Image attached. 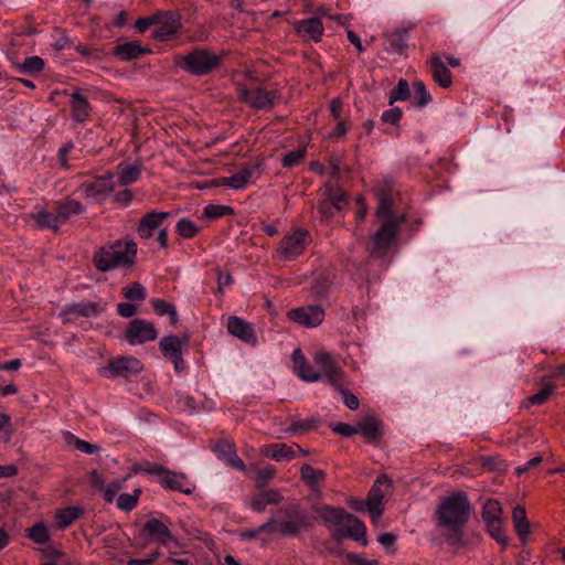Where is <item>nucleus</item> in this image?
<instances>
[{
  "instance_id": "nucleus-50",
  "label": "nucleus",
  "mask_w": 565,
  "mask_h": 565,
  "mask_svg": "<svg viewBox=\"0 0 565 565\" xmlns=\"http://www.w3.org/2000/svg\"><path fill=\"white\" fill-rule=\"evenodd\" d=\"M317 419H301V420H292L291 425L287 428V433H307L316 427Z\"/></svg>"
},
{
  "instance_id": "nucleus-20",
  "label": "nucleus",
  "mask_w": 565,
  "mask_h": 565,
  "mask_svg": "<svg viewBox=\"0 0 565 565\" xmlns=\"http://www.w3.org/2000/svg\"><path fill=\"white\" fill-rule=\"evenodd\" d=\"M315 363L319 369L318 372L321 374V379H328L332 385L339 383L342 373L329 353L318 352L315 355Z\"/></svg>"
},
{
  "instance_id": "nucleus-1",
  "label": "nucleus",
  "mask_w": 565,
  "mask_h": 565,
  "mask_svg": "<svg viewBox=\"0 0 565 565\" xmlns=\"http://www.w3.org/2000/svg\"><path fill=\"white\" fill-rule=\"evenodd\" d=\"M319 516L324 523L334 526V534L339 537L352 539L366 545V527L364 523L344 509L324 505L319 510Z\"/></svg>"
},
{
  "instance_id": "nucleus-43",
  "label": "nucleus",
  "mask_w": 565,
  "mask_h": 565,
  "mask_svg": "<svg viewBox=\"0 0 565 565\" xmlns=\"http://www.w3.org/2000/svg\"><path fill=\"white\" fill-rule=\"evenodd\" d=\"M122 296L130 301H143L146 299V289L140 282H132L121 289Z\"/></svg>"
},
{
  "instance_id": "nucleus-46",
  "label": "nucleus",
  "mask_w": 565,
  "mask_h": 565,
  "mask_svg": "<svg viewBox=\"0 0 565 565\" xmlns=\"http://www.w3.org/2000/svg\"><path fill=\"white\" fill-rule=\"evenodd\" d=\"M413 89H414V97L417 99V102H416L417 107L422 108L433 100L430 94L426 89L424 82L415 81L413 83Z\"/></svg>"
},
{
  "instance_id": "nucleus-58",
  "label": "nucleus",
  "mask_w": 565,
  "mask_h": 565,
  "mask_svg": "<svg viewBox=\"0 0 565 565\" xmlns=\"http://www.w3.org/2000/svg\"><path fill=\"white\" fill-rule=\"evenodd\" d=\"M299 255H300V249L286 248V249H276V253L274 254L273 257L277 263L280 264L286 260L294 259Z\"/></svg>"
},
{
  "instance_id": "nucleus-63",
  "label": "nucleus",
  "mask_w": 565,
  "mask_h": 565,
  "mask_svg": "<svg viewBox=\"0 0 565 565\" xmlns=\"http://www.w3.org/2000/svg\"><path fill=\"white\" fill-rule=\"evenodd\" d=\"M329 290V281L323 275H319L316 278L315 285H313V291L318 296H324Z\"/></svg>"
},
{
  "instance_id": "nucleus-47",
  "label": "nucleus",
  "mask_w": 565,
  "mask_h": 565,
  "mask_svg": "<svg viewBox=\"0 0 565 565\" xmlns=\"http://www.w3.org/2000/svg\"><path fill=\"white\" fill-rule=\"evenodd\" d=\"M28 537L36 544H44L50 540V534L43 523H36L28 530Z\"/></svg>"
},
{
  "instance_id": "nucleus-17",
  "label": "nucleus",
  "mask_w": 565,
  "mask_h": 565,
  "mask_svg": "<svg viewBox=\"0 0 565 565\" xmlns=\"http://www.w3.org/2000/svg\"><path fill=\"white\" fill-rule=\"evenodd\" d=\"M158 478L159 483L168 490L191 494L195 489V487L189 482L184 473L171 471L164 467H162V471H160Z\"/></svg>"
},
{
  "instance_id": "nucleus-7",
  "label": "nucleus",
  "mask_w": 565,
  "mask_h": 565,
  "mask_svg": "<svg viewBox=\"0 0 565 565\" xmlns=\"http://www.w3.org/2000/svg\"><path fill=\"white\" fill-rule=\"evenodd\" d=\"M481 518L487 525L488 533L499 544L505 546L508 537L504 535L502 524V508L498 500L489 499L482 507Z\"/></svg>"
},
{
  "instance_id": "nucleus-18",
  "label": "nucleus",
  "mask_w": 565,
  "mask_h": 565,
  "mask_svg": "<svg viewBox=\"0 0 565 565\" xmlns=\"http://www.w3.org/2000/svg\"><path fill=\"white\" fill-rule=\"evenodd\" d=\"M53 203L54 211H57V217L61 220L62 225L66 224L72 217L86 212V207L83 203L71 196H66Z\"/></svg>"
},
{
  "instance_id": "nucleus-54",
  "label": "nucleus",
  "mask_w": 565,
  "mask_h": 565,
  "mask_svg": "<svg viewBox=\"0 0 565 565\" xmlns=\"http://www.w3.org/2000/svg\"><path fill=\"white\" fill-rule=\"evenodd\" d=\"M222 448H227L228 457H226V462L232 467L238 470H244L245 465L241 458L236 455L233 446L231 444H222Z\"/></svg>"
},
{
  "instance_id": "nucleus-40",
  "label": "nucleus",
  "mask_w": 565,
  "mask_h": 565,
  "mask_svg": "<svg viewBox=\"0 0 565 565\" xmlns=\"http://www.w3.org/2000/svg\"><path fill=\"white\" fill-rule=\"evenodd\" d=\"M286 247H298L311 244V236L303 228H296L285 236Z\"/></svg>"
},
{
  "instance_id": "nucleus-19",
  "label": "nucleus",
  "mask_w": 565,
  "mask_h": 565,
  "mask_svg": "<svg viewBox=\"0 0 565 565\" xmlns=\"http://www.w3.org/2000/svg\"><path fill=\"white\" fill-rule=\"evenodd\" d=\"M227 331L238 338L241 341L255 345L257 343V338L254 332L253 326L247 321L243 320L238 317H230L227 319Z\"/></svg>"
},
{
  "instance_id": "nucleus-2",
  "label": "nucleus",
  "mask_w": 565,
  "mask_h": 565,
  "mask_svg": "<svg viewBox=\"0 0 565 565\" xmlns=\"http://www.w3.org/2000/svg\"><path fill=\"white\" fill-rule=\"evenodd\" d=\"M470 503L465 492L458 491L440 500L437 510L438 527H462L470 516Z\"/></svg>"
},
{
  "instance_id": "nucleus-30",
  "label": "nucleus",
  "mask_w": 565,
  "mask_h": 565,
  "mask_svg": "<svg viewBox=\"0 0 565 565\" xmlns=\"http://www.w3.org/2000/svg\"><path fill=\"white\" fill-rule=\"evenodd\" d=\"M142 172V166L138 163L126 164L120 162L117 166L118 182L120 185H129L137 182Z\"/></svg>"
},
{
  "instance_id": "nucleus-3",
  "label": "nucleus",
  "mask_w": 565,
  "mask_h": 565,
  "mask_svg": "<svg viewBox=\"0 0 565 565\" xmlns=\"http://www.w3.org/2000/svg\"><path fill=\"white\" fill-rule=\"evenodd\" d=\"M280 511L285 520L278 524L277 533L282 536H297L312 525L311 515L296 503L284 505Z\"/></svg>"
},
{
  "instance_id": "nucleus-21",
  "label": "nucleus",
  "mask_w": 565,
  "mask_h": 565,
  "mask_svg": "<svg viewBox=\"0 0 565 565\" xmlns=\"http://www.w3.org/2000/svg\"><path fill=\"white\" fill-rule=\"evenodd\" d=\"M323 25L318 18H310L295 23L296 33L305 41L319 42L323 35Z\"/></svg>"
},
{
  "instance_id": "nucleus-9",
  "label": "nucleus",
  "mask_w": 565,
  "mask_h": 565,
  "mask_svg": "<svg viewBox=\"0 0 565 565\" xmlns=\"http://www.w3.org/2000/svg\"><path fill=\"white\" fill-rule=\"evenodd\" d=\"M241 99L257 110H269L280 99L278 90H267L259 86L243 88Z\"/></svg>"
},
{
  "instance_id": "nucleus-64",
  "label": "nucleus",
  "mask_w": 565,
  "mask_h": 565,
  "mask_svg": "<svg viewBox=\"0 0 565 565\" xmlns=\"http://www.w3.org/2000/svg\"><path fill=\"white\" fill-rule=\"evenodd\" d=\"M159 552H153L145 558H130L127 565H152L159 557Z\"/></svg>"
},
{
  "instance_id": "nucleus-59",
  "label": "nucleus",
  "mask_w": 565,
  "mask_h": 565,
  "mask_svg": "<svg viewBox=\"0 0 565 565\" xmlns=\"http://www.w3.org/2000/svg\"><path fill=\"white\" fill-rule=\"evenodd\" d=\"M132 470L136 473L146 472V473L156 475L159 477L160 471H162V466H159L156 463H150V462L137 463L134 466Z\"/></svg>"
},
{
  "instance_id": "nucleus-55",
  "label": "nucleus",
  "mask_w": 565,
  "mask_h": 565,
  "mask_svg": "<svg viewBox=\"0 0 565 565\" xmlns=\"http://www.w3.org/2000/svg\"><path fill=\"white\" fill-rule=\"evenodd\" d=\"M449 530L448 533H446L445 540L448 544L452 546H459L462 545V527H447Z\"/></svg>"
},
{
  "instance_id": "nucleus-4",
  "label": "nucleus",
  "mask_w": 565,
  "mask_h": 565,
  "mask_svg": "<svg viewBox=\"0 0 565 565\" xmlns=\"http://www.w3.org/2000/svg\"><path fill=\"white\" fill-rule=\"evenodd\" d=\"M137 257V249H97L93 256L95 267L100 271L130 267Z\"/></svg>"
},
{
  "instance_id": "nucleus-33",
  "label": "nucleus",
  "mask_w": 565,
  "mask_h": 565,
  "mask_svg": "<svg viewBox=\"0 0 565 565\" xmlns=\"http://www.w3.org/2000/svg\"><path fill=\"white\" fill-rule=\"evenodd\" d=\"M82 513L83 510L79 507H67L65 509H60L55 513V526L58 530H65L75 520H77Z\"/></svg>"
},
{
  "instance_id": "nucleus-51",
  "label": "nucleus",
  "mask_w": 565,
  "mask_h": 565,
  "mask_svg": "<svg viewBox=\"0 0 565 565\" xmlns=\"http://www.w3.org/2000/svg\"><path fill=\"white\" fill-rule=\"evenodd\" d=\"M333 386L335 387V390H338L342 394L343 403L349 409L354 411L359 407L360 402H359V398L354 394H352L350 391L344 388L340 383H337Z\"/></svg>"
},
{
  "instance_id": "nucleus-44",
  "label": "nucleus",
  "mask_w": 565,
  "mask_h": 565,
  "mask_svg": "<svg viewBox=\"0 0 565 565\" xmlns=\"http://www.w3.org/2000/svg\"><path fill=\"white\" fill-rule=\"evenodd\" d=\"M140 489H136L132 493H121L117 499V507L126 512L131 511L138 503Z\"/></svg>"
},
{
  "instance_id": "nucleus-14",
  "label": "nucleus",
  "mask_w": 565,
  "mask_h": 565,
  "mask_svg": "<svg viewBox=\"0 0 565 565\" xmlns=\"http://www.w3.org/2000/svg\"><path fill=\"white\" fill-rule=\"evenodd\" d=\"M104 311L99 302L82 301L66 305L60 313L63 323L74 322L77 318H95Z\"/></svg>"
},
{
  "instance_id": "nucleus-48",
  "label": "nucleus",
  "mask_w": 565,
  "mask_h": 565,
  "mask_svg": "<svg viewBox=\"0 0 565 565\" xmlns=\"http://www.w3.org/2000/svg\"><path fill=\"white\" fill-rule=\"evenodd\" d=\"M306 148L295 149L288 153H286L281 159V164L284 168H292L299 164L306 157Z\"/></svg>"
},
{
  "instance_id": "nucleus-24",
  "label": "nucleus",
  "mask_w": 565,
  "mask_h": 565,
  "mask_svg": "<svg viewBox=\"0 0 565 565\" xmlns=\"http://www.w3.org/2000/svg\"><path fill=\"white\" fill-rule=\"evenodd\" d=\"M142 532L158 541L160 544H167L174 541V536L168 525L158 519L148 520L142 527Z\"/></svg>"
},
{
  "instance_id": "nucleus-28",
  "label": "nucleus",
  "mask_w": 565,
  "mask_h": 565,
  "mask_svg": "<svg viewBox=\"0 0 565 565\" xmlns=\"http://www.w3.org/2000/svg\"><path fill=\"white\" fill-rule=\"evenodd\" d=\"M146 53V49L139 42L132 41L116 45L113 54L120 61H131L140 57Z\"/></svg>"
},
{
  "instance_id": "nucleus-62",
  "label": "nucleus",
  "mask_w": 565,
  "mask_h": 565,
  "mask_svg": "<svg viewBox=\"0 0 565 565\" xmlns=\"http://www.w3.org/2000/svg\"><path fill=\"white\" fill-rule=\"evenodd\" d=\"M117 312L122 318H130L136 315L137 307L131 302H120L117 305Z\"/></svg>"
},
{
  "instance_id": "nucleus-11",
  "label": "nucleus",
  "mask_w": 565,
  "mask_h": 565,
  "mask_svg": "<svg viewBox=\"0 0 565 565\" xmlns=\"http://www.w3.org/2000/svg\"><path fill=\"white\" fill-rule=\"evenodd\" d=\"M156 20L152 38L157 41H167L173 38L181 29L180 15L173 11L156 12Z\"/></svg>"
},
{
  "instance_id": "nucleus-34",
  "label": "nucleus",
  "mask_w": 565,
  "mask_h": 565,
  "mask_svg": "<svg viewBox=\"0 0 565 565\" xmlns=\"http://www.w3.org/2000/svg\"><path fill=\"white\" fill-rule=\"evenodd\" d=\"M512 521L514 530L521 540H524L530 533V522L526 518L525 508L516 505L512 511Z\"/></svg>"
},
{
  "instance_id": "nucleus-15",
  "label": "nucleus",
  "mask_w": 565,
  "mask_h": 565,
  "mask_svg": "<svg viewBox=\"0 0 565 565\" xmlns=\"http://www.w3.org/2000/svg\"><path fill=\"white\" fill-rule=\"evenodd\" d=\"M404 220V215H387L379 218L381 226L374 234L376 247H385L392 244Z\"/></svg>"
},
{
  "instance_id": "nucleus-22",
  "label": "nucleus",
  "mask_w": 565,
  "mask_h": 565,
  "mask_svg": "<svg viewBox=\"0 0 565 565\" xmlns=\"http://www.w3.org/2000/svg\"><path fill=\"white\" fill-rule=\"evenodd\" d=\"M291 359L294 362V370L298 376L305 382H317L321 380V374L307 362L300 349H296Z\"/></svg>"
},
{
  "instance_id": "nucleus-60",
  "label": "nucleus",
  "mask_w": 565,
  "mask_h": 565,
  "mask_svg": "<svg viewBox=\"0 0 565 565\" xmlns=\"http://www.w3.org/2000/svg\"><path fill=\"white\" fill-rule=\"evenodd\" d=\"M151 305L156 313L159 316H168L169 312H173L174 308L172 303L166 302L162 299H152Z\"/></svg>"
},
{
  "instance_id": "nucleus-32",
  "label": "nucleus",
  "mask_w": 565,
  "mask_h": 565,
  "mask_svg": "<svg viewBox=\"0 0 565 565\" xmlns=\"http://www.w3.org/2000/svg\"><path fill=\"white\" fill-rule=\"evenodd\" d=\"M72 117L78 122L85 121L89 116V104L78 92L71 95Z\"/></svg>"
},
{
  "instance_id": "nucleus-12",
  "label": "nucleus",
  "mask_w": 565,
  "mask_h": 565,
  "mask_svg": "<svg viewBox=\"0 0 565 565\" xmlns=\"http://www.w3.org/2000/svg\"><path fill=\"white\" fill-rule=\"evenodd\" d=\"M287 317L301 327L315 328L322 323L324 310L318 305L302 306L289 310Z\"/></svg>"
},
{
  "instance_id": "nucleus-16",
  "label": "nucleus",
  "mask_w": 565,
  "mask_h": 565,
  "mask_svg": "<svg viewBox=\"0 0 565 565\" xmlns=\"http://www.w3.org/2000/svg\"><path fill=\"white\" fill-rule=\"evenodd\" d=\"M158 332L153 323L143 319H134L126 329V340L129 344H142L157 339Z\"/></svg>"
},
{
  "instance_id": "nucleus-41",
  "label": "nucleus",
  "mask_w": 565,
  "mask_h": 565,
  "mask_svg": "<svg viewBox=\"0 0 565 565\" xmlns=\"http://www.w3.org/2000/svg\"><path fill=\"white\" fill-rule=\"evenodd\" d=\"M233 210L228 205L209 204L203 209L200 216L201 220H216L227 214H232Z\"/></svg>"
},
{
  "instance_id": "nucleus-25",
  "label": "nucleus",
  "mask_w": 565,
  "mask_h": 565,
  "mask_svg": "<svg viewBox=\"0 0 565 565\" xmlns=\"http://www.w3.org/2000/svg\"><path fill=\"white\" fill-rule=\"evenodd\" d=\"M282 497L279 491L275 489L265 490L250 498L249 508L258 513H263L268 504L279 503Z\"/></svg>"
},
{
  "instance_id": "nucleus-23",
  "label": "nucleus",
  "mask_w": 565,
  "mask_h": 565,
  "mask_svg": "<svg viewBox=\"0 0 565 565\" xmlns=\"http://www.w3.org/2000/svg\"><path fill=\"white\" fill-rule=\"evenodd\" d=\"M356 434H361L369 443L375 444L382 438V423L375 416H365L356 424Z\"/></svg>"
},
{
  "instance_id": "nucleus-26",
  "label": "nucleus",
  "mask_w": 565,
  "mask_h": 565,
  "mask_svg": "<svg viewBox=\"0 0 565 565\" xmlns=\"http://www.w3.org/2000/svg\"><path fill=\"white\" fill-rule=\"evenodd\" d=\"M32 218L41 230H51L57 232L63 225L61 220L57 217V211H54V204L52 210H41L32 214Z\"/></svg>"
},
{
  "instance_id": "nucleus-27",
  "label": "nucleus",
  "mask_w": 565,
  "mask_h": 565,
  "mask_svg": "<svg viewBox=\"0 0 565 565\" xmlns=\"http://www.w3.org/2000/svg\"><path fill=\"white\" fill-rule=\"evenodd\" d=\"M429 67L439 86L447 88L452 84L451 73L439 56L434 55L430 58Z\"/></svg>"
},
{
  "instance_id": "nucleus-61",
  "label": "nucleus",
  "mask_w": 565,
  "mask_h": 565,
  "mask_svg": "<svg viewBox=\"0 0 565 565\" xmlns=\"http://www.w3.org/2000/svg\"><path fill=\"white\" fill-rule=\"evenodd\" d=\"M121 484L118 481H113L107 487H103V493L104 499L107 502H113L114 498L116 497L117 492L120 490Z\"/></svg>"
},
{
  "instance_id": "nucleus-6",
  "label": "nucleus",
  "mask_w": 565,
  "mask_h": 565,
  "mask_svg": "<svg viewBox=\"0 0 565 565\" xmlns=\"http://www.w3.org/2000/svg\"><path fill=\"white\" fill-rule=\"evenodd\" d=\"M171 216L170 212H157L152 211L145 214L138 224L137 233L141 238H150L156 230H159L156 237L157 243L160 247H167L168 245V231L161 228L164 220Z\"/></svg>"
},
{
  "instance_id": "nucleus-42",
  "label": "nucleus",
  "mask_w": 565,
  "mask_h": 565,
  "mask_svg": "<svg viewBox=\"0 0 565 565\" xmlns=\"http://www.w3.org/2000/svg\"><path fill=\"white\" fill-rule=\"evenodd\" d=\"M175 232L183 238H192L200 232V227L191 220L182 217L177 222Z\"/></svg>"
},
{
  "instance_id": "nucleus-36",
  "label": "nucleus",
  "mask_w": 565,
  "mask_h": 565,
  "mask_svg": "<svg viewBox=\"0 0 565 565\" xmlns=\"http://www.w3.org/2000/svg\"><path fill=\"white\" fill-rule=\"evenodd\" d=\"M14 68L22 75H34L44 68V61L40 56H29L23 62L15 63Z\"/></svg>"
},
{
  "instance_id": "nucleus-29",
  "label": "nucleus",
  "mask_w": 565,
  "mask_h": 565,
  "mask_svg": "<svg viewBox=\"0 0 565 565\" xmlns=\"http://www.w3.org/2000/svg\"><path fill=\"white\" fill-rule=\"evenodd\" d=\"M262 454L276 461H288L296 457L294 447L286 444H270L264 446Z\"/></svg>"
},
{
  "instance_id": "nucleus-31",
  "label": "nucleus",
  "mask_w": 565,
  "mask_h": 565,
  "mask_svg": "<svg viewBox=\"0 0 565 565\" xmlns=\"http://www.w3.org/2000/svg\"><path fill=\"white\" fill-rule=\"evenodd\" d=\"M189 341V338L185 335L183 340L175 335L163 337L160 340L159 347L162 354L170 359L178 358L182 355L181 349L182 345Z\"/></svg>"
},
{
  "instance_id": "nucleus-5",
  "label": "nucleus",
  "mask_w": 565,
  "mask_h": 565,
  "mask_svg": "<svg viewBox=\"0 0 565 565\" xmlns=\"http://www.w3.org/2000/svg\"><path fill=\"white\" fill-rule=\"evenodd\" d=\"M221 57L215 53L199 49L193 50L183 57L181 67L190 74L203 76L217 68Z\"/></svg>"
},
{
  "instance_id": "nucleus-38",
  "label": "nucleus",
  "mask_w": 565,
  "mask_h": 565,
  "mask_svg": "<svg viewBox=\"0 0 565 565\" xmlns=\"http://www.w3.org/2000/svg\"><path fill=\"white\" fill-rule=\"evenodd\" d=\"M323 195L334 205L337 211H341L348 203V194L343 190L333 188L332 185L324 186Z\"/></svg>"
},
{
  "instance_id": "nucleus-53",
  "label": "nucleus",
  "mask_w": 565,
  "mask_h": 565,
  "mask_svg": "<svg viewBox=\"0 0 565 565\" xmlns=\"http://www.w3.org/2000/svg\"><path fill=\"white\" fill-rule=\"evenodd\" d=\"M259 166L260 163H246L241 167L238 172L246 179V182L249 183L252 180L259 175Z\"/></svg>"
},
{
  "instance_id": "nucleus-49",
  "label": "nucleus",
  "mask_w": 565,
  "mask_h": 565,
  "mask_svg": "<svg viewBox=\"0 0 565 565\" xmlns=\"http://www.w3.org/2000/svg\"><path fill=\"white\" fill-rule=\"evenodd\" d=\"M553 393H554L553 384L546 383L537 393H535L529 397V402L533 405H542L548 399V397Z\"/></svg>"
},
{
  "instance_id": "nucleus-10",
  "label": "nucleus",
  "mask_w": 565,
  "mask_h": 565,
  "mask_svg": "<svg viewBox=\"0 0 565 565\" xmlns=\"http://www.w3.org/2000/svg\"><path fill=\"white\" fill-rule=\"evenodd\" d=\"M391 486V479L386 475H382L376 478L373 486L371 487L366 499V510L369 511L373 521L379 520L382 516L384 510L385 493L382 488H390Z\"/></svg>"
},
{
  "instance_id": "nucleus-37",
  "label": "nucleus",
  "mask_w": 565,
  "mask_h": 565,
  "mask_svg": "<svg viewBox=\"0 0 565 565\" xmlns=\"http://www.w3.org/2000/svg\"><path fill=\"white\" fill-rule=\"evenodd\" d=\"M301 479L310 487L316 488L326 479V472L320 469L313 468L309 463H305L300 468Z\"/></svg>"
},
{
  "instance_id": "nucleus-45",
  "label": "nucleus",
  "mask_w": 565,
  "mask_h": 565,
  "mask_svg": "<svg viewBox=\"0 0 565 565\" xmlns=\"http://www.w3.org/2000/svg\"><path fill=\"white\" fill-rule=\"evenodd\" d=\"M409 97V85L406 79L401 78L397 85L390 93V105L398 100H406Z\"/></svg>"
},
{
  "instance_id": "nucleus-39",
  "label": "nucleus",
  "mask_w": 565,
  "mask_h": 565,
  "mask_svg": "<svg viewBox=\"0 0 565 565\" xmlns=\"http://www.w3.org/2000/svg\"><path fill=\"white\" fill-rule=\"evenodd\" d=\"M376 198L379 200V206L376 210V217L382 218V216L387 215H397L396 213H393L391 211V206L393 204L392 196L390 194V191L386 189H379L376 191Z\"/></svg>"
},
{
  "instance_id": "nucleus-13",
  "label": "nucleus",
  "mask_w": 565,
  "mask_h": 565,
  "mask_svg": "<svg viewBox=\"0 0 565 565\" xmlns=\"http://www.w3.org/2000/svg\"><path fill=\"white\" fill-rule=\"evenodd\" d=\"M142 370L141 362L132 356H120L108 362L103 375L108 377H130Z\"/></svg>"
},
{
  "instance_id": "nucleus-52",
  "label": "nucleus",
  "mask_w": 565,
  "mask_h": 565,
  "mask_svg": "<svg viewBox=\"0 0 565 565\" xmlns=\"http://www.w3.org/2000/svg\"><path fill=\"white\" fill-rule=\"evenodd\" d=\"M220 183L235 190L244 189L248 184L238 171L231 177L222 178Z\"/></svg>"
},
{
  "instance_id": "nucleus-57",
  "label": "nucleus",
  "mask_w": 565,
  "mask_h": 565,
  "mask_svg": "<svg viewBox=\"0 0 565 565\" xmlns=\"http://www.w3.org/2000/svg\"><path fill=\"white\" fill-rule=\"evenodd\" d=\"M402 114L403 113L398 107H393V108H390V109L383 111L381 119H382V121H384L386 124L396 125L399 122V120L402 118Z\"/></svg>"
},
{
  "instance_id": "nucleus-8",
  "label": "nucleus",
  "mask_w": 565,
  "mask_h": 565,
  "mask_svg": "<svg viewBox=\"0 0 565 565\" xmlns=\"http://www.w3.org/2000/svg\"><path fill=\"white\" fill-rule=\"evenodd\" d=\"M113 190L114 175L108 172L93 180L82 182L76 189V192L82 193L84 198L92 199L96 203H102Z\"/></svg>"
},
{
  "instance_id": "nucleus-35",
  "label": "nucleus",
  "mask_w": 565,
  "mask_h": 565,
  "mask_svg": "<svg viewBox=\"0 0 565 565\" xmlns=\"http://www.w3.org/2000/svg\"><path fill=\"white\" fill-rule=\"evenodd\" d=\"M387 51L391 53L403 54L407 49V31L396 30L385 36Z\"/></svg>"
},
{
  "instance_id": "nucleus-56",
  "label": "nucleus",
  "mask_w": 565,
  "mask_h": 565,
  "mask_svg": "<svg viewBox=\"0 0 565 565\" xmlns=\"http://www.w3.org/2000/svg\"><path fill=\"white\" fill-rule=\"evenodd\" d=\"M334 210V205L327 199L318 204V213L323 221H329L333 216Z\"/></svg>"
}]
</instances>
